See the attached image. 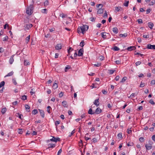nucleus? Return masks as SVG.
<instances>
[{"mask_svg":"<svg viewBox=\"0 0 155 155\" xmlns=\"http://www.w3.org/2000/svg\"><path fill=\"white\" fill-rule=\"evenodd\" d=\"M33 5H31L28 7L27 8L26 10V13L28 15H31L33 13Z\"/></svg>","mask_w":155,"mask_h":155,"instance_id":"nucleus-1","label":"nucleus"},{"mask_svg":"<svg viewBox=\"0 0 155 155\" xmlns=\"http://www.w3.org/2000/svg\"><path fill=\"white\" fill-rule=\"evenodd\" d=\"M88 26L86 25H83L82 26L80 27V28L81 31V33L83 34H84L85 31H87L88 29Z\"/></svg>","mask_w":155,"mask_h":155,"instance_id":"nucleus-2","label":"nucleus"},{"mask_svg":"<svg viewBox=\"0 0 155 155\" xmlns=\"http://www.w3.org/2000/svg\"><path fill=\"white\" fill-rule=\"evenodd\" d=\"M60 139L58 137L55 138L54 137H53L52 139H50L49 140H48V141H54L56 142L57 141H60Z\"/></svg>","mask_w":155,"mask_h":155,"instance_id":"nucleus-3","label":"nucleus"},{"mask_svg":"<svg viewBox=\"0 0 155 155\" xmlns=\"http://www.w3.org/2000/svg\"><path fill=\"white\" fill-rule=\"evenodd\" d=\"M83 54V48L80 49L78 51V55L79 56H82Z\"/></svg>","mask_w":155,"mask_h":155,"instance_id":"nucleus-4","label":"nucleus"},{"mask_svg":"<svg viewBox=\"0 0 155 155\" xmlns=\"http://www.w3.org/2000/svg\"><path fill=\"white\" fill-rule=\"evenodd\" d=\"M15 55H13L11 57L9 61V62L10 64H12L14 61V57Z\"/></svg>","mask_w":155,"mask_h":155,"instance_id":"nucleus-5","label":"nucleus"},{"mask_svg":"<svg viewBox=\"0 0 155 155\" xmlns=\"http://www.w3.org/2000/svg\"><path fill=\"white\" fill-rule=\"evenodd\" d=\"M147 48L149 49L155 50V45H151L150 44H148L147 45Z\"/></svg>","mask_w":155,"mask_h":155,"instance_id":"nucleus-6","label":"nucleus"},{"mask_svg":"<svg viewBox=\"0 0 155 155\" xmlns=\"http://www.w3.org/2000/svg\"><path fill=\"white\" fill-rule=\"evenodd\" d=\"M101 110L99 107H97L96 110L95 112H94V114H99L101 112Z\"/></svg>","mask_w":155,"mask_h":155,"instance_id":"nucleus-7","label":"nucleus"},{"mask_svg":"<svg viewBox=\"0 0 155 155\" xmlns=\"http://www.w3.org/2000/svg\"><path fill=\"white\" fill-rule=\"evenodd\" d=\"M94 104L97 107H98L99 105V99H96L94 102Z\"/></svg>","mask_w":155,"mask_h":155,"instance_id":"nucleus-8","label":"nucleus"},{"mask_svg":"<svg viewBox=\"0 0 155 155\" xmlns=\"http://www.w3.org/2000/svg\"><path fill=\"white\" fill-rule=\"evenodd\" d=\"M39 111L41 115L42 118L45 117V113L43 110L39 109Z\"/></svg>","mask_w":155,"mask_h":155,"instance_id":"nucleus-9","label":"nucleus"},{"mask_svg":"<svg viewBox=\"0 0 155 155\" xmlns=\"http://www.w3.org/2000/svg\"><path fill=\"white\" fill-rule=\"evenodd\" d=\"M104 12L103 9L99 8L97 11V14H102Z\"/></svg>","mask_w":155,"mask_h":155,"instance_id":"nucleus-10","label":"nucleus"},{"mask_svg":"<svg viewBox=\"0 0 155 155\" xmlns=\"http://www.w3.org/2000/svg\"><path fill=\"white\" fill-rule=\"evenodd\" d=\"M127 49L129 51H131L135 50L136 49V48L134 46H130L128 47Z\"/></svg>","mask_w":155,"mask_h":155,"instance_id":"nucleus-11","label":"nucleus"},{"mask_svg":"<svg viewBox=\"0 0 155 155\" xmlns=\"http://www.w3.org/2000/svg\"><path fill=\"white\" fill-rule=\"evenodd\" d=\"M145 147L148 150H150L152 148V146L150 144H147L145 146Z\"/></svg>","mask_w":155,"mask_h":155,"instance_id":"nucleus-12","label":"nucleus"},{"mask_svg":"<svg viewBox=\"0 0 155 155\" xmlns=\"http://www.w3.org/2000/svg\"><path fill=\"white\" fill-rule=\"evenodd\" d=\"M61 47L62 45L61 44H58L55 47V48L57 50H60L61 48Z\"/></svg>","mask_w":155,"mask_h":155,"instance_id":"nucleus-13","label":"nucleus"},{"mask_svg":"<svg viewBox=\"0 0 155 155\" xmlns=\"http://www.w3.org/2000/svg\"><path fill=\"white\" fill-rule=\"evenodd\" d=\"M62 104L64 107H68L67 102L65 101L62 102Z\"/></svg>","mask_w":155,"mask_h":155,"instance_id":"nucleus-14","label":"nucleus"},{"mask_svg":"<svg viewBox=\"0 0 155 155\" xmlns=\"http://www.w3.org/2000/svg\"><path fill=\"white\" fill-rule=\"evenodd\" d=\"M112 31L115 34L117 33L118 32V29L116 27L113 28L112 29Z\"/></svg>","mask_w":155,"mask_h":155,"instance_id":"nucleus-15","label":"nucleus"},{"mask_svg":"<svg viewBox=\"0 0 155 155\" xmlns=\"http://www.w3.org/2000/svg\"><path fill=\"white\" fill-rule=\"evenodd\" d=\"M153 25V24L152 22H149L148 23V27L151 29H152Z\"/></svg>","mask_w":155,"mask_h":155,"instance_id":"nucleus-16","label":"nucleus"},{"mask_svg":"<svg viewBox=\"0 0 155 155\" xmlns=\"http://www.w3.org/2000/svg\"><path fill=\"white\" fill-rule=\"evenodd\" d=\"M58 87V85L56 83V81H55L54 84H53V87L54 88V89H56Z\"/></svg>","mask_w":155,"mask_h":155,"instance_id":"nucleus-17","label":"nucleus"},{"mask_svg":"<svg viewBox=\"0 0 155 155\" xmlns=\"http://www.w3.org/2000/svg\"><path fill=\"white\" fill-rule=\"evenodd\" d=\"M126 80V77H124L120 81V83L121 84H123V83Z\"/></svg>","mask_w":155,"mask_h":155,"instance_id":"nucleus-18","label":"nucleus"},{"mask_svg":"<svg viewBox=\"0 0 155 155\" xmlns=\"http://www.w3.org/2000/svg\"><path fill=\"white\" fill-rule=\"evenodd\" d=\"M25 107L28 112H29L30 110H29L30 108V106L28 104H25Z\"/></svg>","mask_w":155,"mask_h":155,"instance_id":"nucleus-19","label":"nucleus"},{"mask_svg":"<svg viewBox=\"0 0 155 155\" xmlns=\"http://www.w3.org/2000/svg\"><path fill=\"white\" fill-rule=\"evenodd\" d=\"M88 113L90 114H94V112H93L91 108H90L88 111Z\"/></svg>","mask_w":155,"mask_h":155,"instance_id":"nucleus-20","label":"nucleus"},{"mask_svg":"<svg viewBox=\"0 0 155 155\" xmlns=\"http://www.w3.org/2000/svg\"><path fill=\"white\" fill-rule=\"evenodd\" d=\"M17 114L18 115H17V116L21 120L23 119V116L22 115L20 114L19 113H18Z\"/></svg>","mask_w":155,"mask_h":155,"instance_id":"nucleus-21","label":"nucleus"},{"mask_svg":"<svg viewBox=\"0 0 155 155\" xmlns=\"http://www.w3.org/2000/svg\"><path fill=\"white\" fill-rule=\"evenodd\" d=\"M25 65L27 66L30 64V63L29 61L27 60H25L24 62Z\"/></svg>","mask_w":155,"mask_h":155,"instance_id":"nucleus-22","label":"nucleus"},{"mask_svg":"<svg viewBox=\"0 0 155 155\" xmlns=\"http://www.w3.org/2000/svg\"><path fill=\"white\" fill-rule=\"evenodd\" d=\"M30 38V35H29L25 39V42L26 43H28V42L29 41Z\"/></svg>","mask_w":155,"mask_h":155,"instance_id":"nucleus-23","label":"nucleus"},{"mask_svg":"<svg viewBox=\"0 0 155 155\" xmlns=\"http://www.w3.org/2000/svg\"><path fill=\"white\" fill-rule=\"evenodd\" d=\"M102 35V37L104 38H107V36L106 35V33L105 32H102L101 33Z\"/></svg>","mask_w":155,"mask_h":155,"instance_id":"nucleus-24","label":"nucleus"},{"mask_svg":"<svg viewBox=\"0 0 155 155\" xmlns=\"http://www.w3.org/2000/svg\"><path fill=\"white\" fill-rule=\"evenodd\" d=\"M51 109V108L50 106H48L47 108V111L49 114L51 113L50 110Z\"/></svg>","mask_w":155,"mask_h":155,"instance_id":"nucleus-25","label":"nucleus"},{"mask_svg":"<svg viewBox=\"0 0 155 155\" xmlns=\"http://www.w3.org/2000/svg\"><path fill=\"white\" fill-rule=\"evenodd\" d=\"M55 144H49L48 145V148H53L55 147Z\"/></svg>","mask_w":155,"mask_h":155,"instance_id":"nucleus-26","label":"nucleus"},{"mask_svg":"<svg viewBox=\"0 0 155 155\" xmlns=\"http://www.w3.org/2000/svg\"><path fill=\"white\" fill-rule=\"evenodd\" d=\"M120 9H122L121 7H115V11L117 12H118L120 10Z\"/></svg>","mask_w":155,"mask_h":155,"instance_id":"nucleus-27","label":"nucleus"},{"mask_svg":"<svg viewBox=\"0 0 155 155\" xmlns=\"http://www.w3.org/2000/svg\"><path fill=\"white\" fill-rule=\"evenodd\" d=\"M23 129H18V134H21L23 133Z\"/></svg>","mask_w":155,"mask_h":155,"instance_id":"nucleus-28","label":"nucleus"},{"mask_svg":"<svg viewBox=\"0 0 155 155\" xmlns=\"http://www.w3.org/2000/svg\"><path fill=\"white\" fill-rule=\"evenodd\" d=\"M14 72L13 71H11L9 73H8V74L5 76V77H8V76H10L13 75V74Z\"/></svg>","mask_w":155,"mask_h":155,"instance_id":"nucleus-29","label":"nucleus"},{"mask_svg":"<svg viewBox=\"0 0 155 155\" xmlns=\"http://www.w3.org/2000/svg\"><path fill=\"white\" fill-rule=\"evenodd\" d=\"M38 113V110L37 109H34L32 111V114H36Z\"/></svg>","mask_w":155,"mask_h":155,"instance_id":"nucleus-30","label":"nucleus"},{"mask_svg":"<svg viewBox=\"0 0 155 155\" xmlns=\"http://www.w3.org/2000/svg\"><path fill=\"white\" fill-rule=\"evenodd\" d=\"M6 111V108H3L1 110V112L2 114H4Z\"/></svg>","mask_w":155,"mask_h":155,"instance_id":"nucleus-31","label":"nucleus"},{"mask_svg":"<svg viewBox=\"0 0 155 155\" xmlns=\"http://www.w3.org/2000/svg\"><path fill=\"white\" fill-rule=\"evenodd\" d=\"M5 84V82L4 81H2L0 83V88L3 86Z\"/></svg>","mask_w":155,"mask_h":155,"instance_id":"nucleus-32","label":"nucleus"},{"mask_svg":"<svg viewBox=\"0 0 155 155\" xmlns=\"http://www.w3.org/2000/svg\"><path fill=\"white\" fill-rule=\"evenodd\" d=\"M44 6H47L49 4V2L48 0H46L44 3Z\"/></svg>","mask_w":155,"mask_h":155,"instance_id":"nucleus-33","label":"nucleus"},{"mask_svg":"<svg viewBox=\"0 0 155 155\" xmlns=\"http://www.w3.org/2000/svg\"><path fill=\"white\" fill-rule=\"evenodd\" d=\"M66 15H65L63 13H62L60 15V16L61 17L63 18H65L66 17Z\"/></svg>","mask_w":155,"mask_h":155,"instance_id":"nucleus-34","label":"nucleus"},{"mask_svg":"<svg viewBox=\"0 0 155 155\" xmlns=\"http://www.w3.org/2000/svg\"><path fill=\"white\" fill-rule=\"evenodd\" d=\"M108 71L109 72L110 74H111L114 73L115 70H109Z\"/></svg>","mask_w":155,"mask_h":155,"instance_id":"nucleus-35","label":"nucleus"},{"mask_svg":"<svg viewBox=\"0 0 155 155\" xmlns=\"http://www.w3.org/2000/svg\"><path fill=\"white\" fill-rule=\"evenodd\" d=\"M73 50V49H72L71 47H70L69 48L68 50V55L70 54V52L71 51Z\"/></svg>","mask_w":155,"mask_h":155,"instance_id":"nucleus-36","label":"nucleus"},{"mask_svg":"<svg viewBox=\"0 0 155 155\" xmlns=\"http://www.w3.org/2000/svg\"><path fill=\"white\" fill-rule=\"evenodd\" d=\"M120 49L117 46H114L113 48V50L115 51H118Z\"/></svg>","mask_w":155,"mask_h":155,"instance_id":"nucleus-37","label":"nucleus"},{"mask_svg":"<svg viewBox=\"0 0 155 155\" xmlns=\"http://www.w3.org/2000/svg\"><path fill=\"white\" fill-rule=\"evenodd\" d=\"M107 11H104V14L103 17L104 18H106L107 17Z\"/></svg>","mask_w":155,"mask_h":155,"instance_id":"nucleus-38","label":"nucleus"},{"mask_svg":"<svg viewBox=\"0 0 155 155\" xmlns=\"http://www.w3.org/2000/svg\"><path fill=\"white\" fill-rule=\"evenodd\" d=\"M26 98H27V96L25 95H24L22 96L21 99L22 100H23L24 101L26 99Z\"/></svg>","mask_w":155,"mask_h":155,"instance_id":"nucleus-39","label":"nucleus"},{"mask_svg":"<svg viewBox=\"0 0 155 155\" xmlns=\"http://www.w3.org/2000/svg\"><path fill=\"white\" fill-rule=\"evenodd\" d=\"M144 139L143 137H141L140 138L139 140L140 142H142L144 141Z\"/></svg>","mask_w":155,"mask_h":155,"instance_id":"nucleus-40","label":"nucleus"},{"mask_svg":"<svg viewBox=\"0 0 155 155\" xmlns=\"http://www.w3.org/2000/svg\"><path fill=\"white\" fill-rule=\"evenodd\" d=\"M151 11V9L150 8H149L146 10V14H148L150 13Z\"/></svg>","mask_w":155,"mask_h":155,"instance_id":"nucleus-41","label":"nucleus"},{"mask_svg":"<svg viewBox=\"0 0 155 155\" xmlns=\"http://www.w3.org/2000/svg\"><path fill=\"white\" fill-rule=\"evenodd\" d=\"M32 26V25L31 24H29L27 25V27L28 28H30Z\"/></svg>","mask_w":155,"mask_h":155,"instance_id":"nucleus-42","label":"nucleus"},{"mask_svg":"<svg viewBox=\"0 0 155 155\" xmlns=\"http://www.w3.org/2000/svg\"><path fill=\"white\" fill-rule=\"evenodd\" d=\"M141 61H138L137 62L135 63V64L136 66H137L140 65V64H141Z\"/></svg>","mask_w":155,"mask_h":155,"instance_id":"nucleus-43","label":"nucleus"},{"mask_svg":"<svg viewBox=\"0 0 155 155\" xmlns=\"http://www.w3.org/2000/svg\"><path fill=\"white\" fill-rule=\"evenodd\" d=\"M154 4H155V1H152L150 2L149 4V5H153Z\"/></svg>","mask_w":155,"mask_h":155,"instance_id":"nucleus-44","label":"nucleus"},{"mask_svg":"<svg viewBox=\"0 0 155 155\" xmlns=\"http://www.w3.org/2000/svg\"><path fill=\"white\" fill-rule=\"evenodd\" d=\"M92 141L93 142L95 143L97 142V140L96 138H94L92 139Z\"/></svg>","mask_w":155,"mask_h":155,"instance_id":"nucleus-45","label":"nucleus"},{"mask_svg":"<svg viewBox=\"0 0 155 155\" xmlns=\"http://www.w3.org/2000/svg\"><path fill=\"white\" fill-rule=\"evenodd\" d=\"M137 21L139 24L143 23L142 20L141 19H139L137 20Z\"/></svg>","mask_w":155,"mask_h":155,"instance_id":"nucleus-46","label":"nucleus"},{"mask_svg":"<svg viewBox=\"0 0 155 155\" xmlns=\"http://www.w3.org/2000/svg\"><path fill=\"white\" fill-rule=\"evenodd\" d=\"M127 145L128 146H132L133 145V143L132 142H130V143H128L127 144Z\"/></svg>","mask_w":155,"mask_h":155,"instance_id":"nucleus-47","label":"nucleus"},{"mask_svg":"<svg viewBox=\"0 0 155 155\" xmlns=\"http://www.w3.org/2000/svg\"><path fill=\"white\" fill-rule=\"evenodd\" d=\"M84 41H82L80 43V45L83 47L84 46Z\"/></svg>","mask_w":155,"mask_h":155,"instance_id":"nucleus-48","label":"nucleus"},{"mask_svg":"<svg viewBox=\"0 0 155 155\" xmlns=\"http://www.w3.org/2000/svg\"><path fill=\"white\" fill-rule=\"evenodd\" d=\"M94 65L96 67H99L101 66V64L100 63H97V64H94Z\"/></svg>","mask_w":155,"mask_h":155,"instance_id":"nucleus-49","label":"nucleus"},{"mask_svg":"<svg viewBox=\"0 0 155 155\" xmlns=\"http://www.w3.org/2000/svg\"><path fill=\"white\" fill-rule=\"evenodd\" d=\"M63 95V92H61L59 94V97H62Z\"/></svg>","mask_w":155,"mask_h":155,"instance_id":"nucleus-50","label":"nucleus"},{"mask_svg":"<svg viewBox=\"0 0 155 155\" xmlns=\"http://www.w3.org/2000/svg\"><path fill=\"white\" fill-rule=\"evenodd\" d=\"M103 5L100 4H99L97 5L96 6V7L97 8H98L100 6H101V8H102V7H103Z\"/></svg>","mask_w":155,"mask_h":155,"instance_id":"nucleus-51","label":"nucleus"},{"mask_svg":"<svg viewBox=\"0 0 155 155\" xmlns=\"http://www.w3.org/2000/svg\"><path fill=\"white\" fill-rule=\"evenodd\" d=\"M99 58L100 60H101L102 61V60H103L104 59V58L103 56L102 55H101V56H99Z\"/></svg>","mask_w":155,"mask_h":155,"instance_id":"nucleus-52","label":"nucleus"},{"mask_svg":"<svg viewBox=\"0 0 155 155\" xmlns=\"http://www.w3.org/2000/svg\"><path fill=\"white\" fill-rule=\"evenodd\" d=\"M102 92L103 94H106L107 93V91H105V90H103Z\"/></svg>","mask_w":155,"mask_h":155,"instance_id":"nucleus-53","label":"nucleus"},{"mask_svg":"<svg viewBox=\"0 0 155 155\" xmlns=\"http://www.w3.org/2000/svg\"><path fill=\"white\" fill-rule=\"evenodd\" d=\"M8 39V36H6L4 38H3V40L4 41H6Z\"/></svg>","mask_w":155,"mask_h":155,"instance_id":"nucleus-54","label":"nucleus"},{"mask_svg":"<svg viewBox=\"0 0 155 155\" xmlns=\"http://www.w3.org/2000/svg\"><path fill=\"white\" fill-rule=\"evenodd\" d=\"M149 102L150 103V104H155L154 102L152 99L150 100Z\"/></svg>","mask_w":155,"mask_h":155,"instance_id":"nucleus-55","label":"nucleus"},{"mask_svg":"<svg viewBox=\"0 0 155 155\" xmlns=\"http://www.w3.org/2000/svg\"><path fill=\"white\" fill-rule=\"evenodd\" d=\"M127 132L128 134H130L131 133L132 131L130 130V129H129V128H128L127 129Z\"/></svg>","mask_w":155,"mask_h":155,"instance_id":"nucleus-56","label":"nucleus"},{"mask_svg":"<svg viewBox=\"0 0 155 155\" xmlns=\"http://www.w3.org/2000/svg\"><path fill=\"white\" fill-rule=\"evenodd\" d=\"M137 41L138 42L140 43L141 41V38L140 37H138L137 38Z\"/></svg>","mask_w":155,"mask_h":155,"instance_id":"nucleus-57","label":"nucleus"},{"mask_svg":"<svg viewBox=\"0 0 155 155\" xmlns=\"http://www.w3.org/2000/svg\"><path fill=\"white\" fill-rule=\"evenodd\" d=\"M62 151V150L61 149H60L59 150L58 153V154L57 155H59L61 154V153Z\"/></svg>","mask_w":155,"mask_h":155,"instance_id":"nucleus-58","label":"nucleus"},{"mask_svg":"<svg viewBox=\"0 0 155 155\" xmlns=\"http://www.w3.org/2000/svg\"><path fill=\"white\" fill-rule=\"evenodd\" d=\"M60 121H56L55 122V124L56 126L60 123Z\"/></svg>","mask_w":155,"mask_h":155,"instance_id":"nucleus-59","label":"nucleus"},{"mask_svg":"<svg viewBox=\"0 0 155 155\" xmlns=\"http://www.w3.org/2000/svg\"><path fill=\"white\" fill-rule=\"evenodd\" d=\"M150 84L153 85L155 84V80H152L151 81Z\"/></svg>","mask_w":155,"mask_h":155,"instance_id":"nucleus-60","label":"nucleus"},{"mask_svg":"<svg viewBox=\"0 0 155 155\" xmlns=\"http://www.w3.org/2000/svg\"><path fill=\"white\" fill-rule=\"evenodd\" d=\"M90 20L92 21H94L95 20V18H94L93 17L91 18H90Z\"/></svg>","mask_w":155,"mask_h":155,"instance_id":"nucleus-61","label":"nucleus"},{"mask_svg":"<svg viewBox=\"0 0 155 155\" xmlns=\"http://www.w3.org/2000/svg\"><path fill=\"white\" fill-rule=\"evenodd\" d=\"M34 91H33V89H31V91L30 93L31 95H32L34 94L35 93Z\"/></svg>","mask_w":155,"mask_h":155,"instance_id":"nucleus-62","label":"nucleus"},{"mask_svg":"<svg viewBox=\"0 0 155 155\" xmlns=\"http://www.w3.org/2000/svg\"><path fill=\"white\" fill-rule=\"evenodd\" d=\"M152 140L155 142V135H153L152 137Z\"/></svg>","mask_w":155,"mask_h":155,"instance_id":"nucleus-63","label":"nucleus"},{"mask_svg":"<svg viewBox=\"0 0 155 155\" xmlns=\"http://www.w3.org/2000/svg\"><path fill=\"white\" fill-rule=\"evenodd\" d=\"M120 78V77L119 76H117L115 78V79L116 81H117L119 80Z\"/></svg>","mask_w":155,"mask_h":155,"instance_id":"nucleus-64","label":"nucleus"}]
</instances>
